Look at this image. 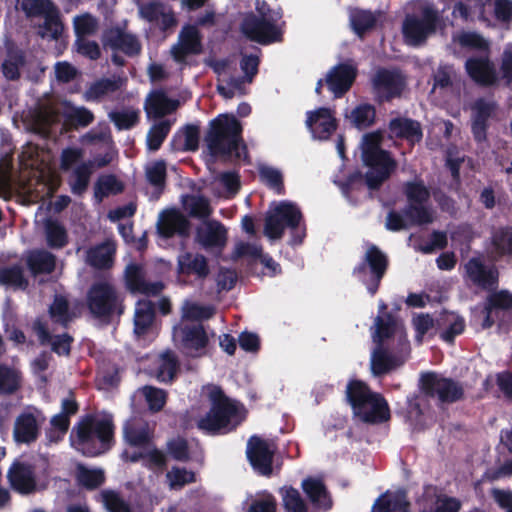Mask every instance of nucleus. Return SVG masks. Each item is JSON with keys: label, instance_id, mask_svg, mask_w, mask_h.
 I'll list each match as a JSON object with an SVG mask.
<instances>
[{"label": "nucleus", "instance_id": "473e14b6", "mask_svg": "<svg viewBox=\"0 0 512 512\" xmlns=\"http://www.w3.org/2000/svg\"><path fill=\"white\" fill-rule=\"evenodd\" d=\"M363 410L359 420L365 424H382L387 422L390 417V408L387 400L381 393H376Z\"/></svg>", "mask_w": 512, "mask_h": 512}, {"label": "nucleus", "instance_id": "e2e57ef3", "mask_svg": "<svg viewBox=\"0 0 512 512\" xmlns=\"http://www.w3.org/2000/svg\"><path fill=\"white\" fill-rule=\"evenodd\" d=\"M280 494L287 512H308V506L296 488L292 486L282 487Z\"/></svg>", "mask_w": 512, "mask_h": 512}, {"label": "nucleus", "instance_id": "37998d69", "mask_svg": "<svg viewBox=\"0 0 512 512\" xmlns=\"http://www.w3.org/2000/svg\"><path fill=\"white\" fill-rule=\"evenodd\" d=\"M349 19L353 31L361 39L377 24V17L372 11L359 8L351 11Z\"/></svg>", "mask_w": 512, "mask_h": 512}, {"label": "nucleus", "instance_id": "2eb2a0df", "mask_svg": "<svg viewBox=\"0 0 512 512\" xmlns=\"http://www.w3.org/2000/svg\"><path fill=\"white\" fill-rule=\"evenodd\" d=\"M101 43L104 49L119 51L128 57H136L142 50L138 37L119 26L106 28L102 32Z\"/></svg>", "mask_w": 512, "mask_h": 512}, {"label": "nucleus", "instance_id": "58836bf2", "mask_svg": "<svg viewBox=\"0 0 512 512\" xmlns=\"http://www.w3.org/2000/svg\"><path fill=\"white\" fill-rule=\"evenodd\" d=\"M409 507L405 491L385 492L373 505L375 512H404Z\"/></svg>", "mask_w": 512, "mask_h": 512}, {"label": "nucleus", "instance_id": "c03bdc74", "mask_svg": "<svg viewBox=\"0 0 512 512\" xmlns=\"http://www.w3.org/2000/svg\"><path fill=\"white\" fill-rule=\"evenodd\" d=\"M147 182L154 187L156 198L163 193L167 181V165L162 159L153 161L145 167Z\"/></svg>", "mask_w": 512, "mask_h": 512}, {"label": "nucleus", "instance_id": "69168bd1", "mask_svg": "<svg viewBox=\"0 0 512 512\" xmlns=\"http://www.w3.org/2000/svg\"><path fill=\"white\" fill-rule=\"evenodd\" d=\"M261 181L277 195L285 194V186L281 171L273 167H263L259 170Z\"/></svg>", "mask_w": 512, "mask_h": 512}, {"label": "nucleus", "instance_id": "49530a36", "mask_svg": "<svg viewBox=\"0 0 512 512\" xmlns=\"http://www.w3.org/2000/svg\"><path fill=\"white\" fill-rule=\"evenodd\" d=\"M122 86L121 78H101L93 82L85 91L88 101H98L109 93L118 91Z\"/></svg>", "mask_w": 512, "mask_h": 512}, {"label": "nucleus", "instance_id": "7ed1b4c3", "mask_svg": "<svg viewBox=\"0 0 512 512\" xmlns=\"http://www.w3.org/2000/svg\"><path fill=\"white\" fill-rule=\"evenodd\" d=\"M240 121L229 114H221L212 119L204 141L213 157L230 156L235 153L237 158L244 153L248 157L247 145L242 138Z\"/></svg>", "mask_w": 512, "mask_h": 512}, {"label": "nucleus", "instance_id": "2f4dec72", "mask_svg": "<svg viewBox=\"0 0 512 512\" xmlns=\"http://www.w3.org/2000/svg\"><path fill=\"white\" fill-rule=\"evenodd\" d=\"M403 364L384 345H376L371 354V372L375 377H382Z\"/></svg>", "mask_w": 512, "mask_h": 512}, {"label": "nucleus", "instance_id": "a211bd4d", "mask_svg": "<svg viewBox=\"0 0 512 512\" xmlns=\"http://www.w3.org/2000/svg\"><path fill=\"white\" fill-rule=\"evenodd\" d=\"M405 87L402 75L388 69H380L373 78V88L380 102L400 97Z\"/></svg>", "mask_w": 512, "mask_h": 512}, {"label": "nucleus", "instance_id": "bf43d9fd", "mask_svg": "<svg viewBox=\"0 0 512 512\" xmlns=\"http://www.w3.org/2000/svg\"><path fill=\"white\" fill-rule=\"evenodd\" d=\"M123 437L125 442L132 447L147 446L152 440V436L147 427H137L131 423L125 424Z\"/></svg>", "mask_w": 512, "mask_h": 512}, {"label": "nucleus", "instance_id": "4d7b16f0", "mask_svg": "<svg viewBox=\"0 0 512 512\" xmlns=\"http://www.w3.org/2000/svg\"><path fill=\"white\" fill-rule=\"evenodd\" d=\"M349 118L355 128L364 130L375 123L376 109L368 103L360 104L351 111Z\"/></svg>", "mask_w": 512, "mask_h": 512}, {"label": "nucleus", "instance_id": "5fc2aeb1", "mask_svg": "<svg viewBox=\"0 0 512 512\" xmlns=\"http://www.w3.org/2000/svg\"><path fill=\"white\" fill-rule=\"evenodd\" d=\"M49 315L55 324L67 328L73 320V314L70 311L68 300L61 295H56L49 306Z\"/></svg>", "mask_w": 512, "mask_h": 512}, {"label": "nucleus", "instance_id": "6ab92c4d", "mask_svg": "<svg viewBox=\"0 0 512 512\" xmlns=\"http://www.w3.org/2000/svg\"><path fill=\"white\" fill-rule=\"evenodd\" d=\"M464 67L469 78L479 86L489 87L498 82L495 64L488 55L469 57Z\"/></svg>", "mask_w": 512, "mask_h": 512}, {"label": "nucleus", "instance_id": "e433bc0d", "mask_svg": "<svg viewBox=\"0 0 512 512\" xmlns=\"http://www.w3.org/2000/svg\"><path fill=\"white\" fill-rule=\"evenodd\" d=\"M26 264L33 276L51 274L56 268V256L47 250H34L28 255Z\"/></svg>", "mask_w": 512, "mask_h": 512}, {"label": "nucleus", "instance_id": "b1692460", "mask_svg": "<svg viewBox=\"0 0 512 512\" xmlns=\"http://www.w3.org/2000/svg\"><path fill=\"white\" fill-rule=\"evenodd\" d=\"M377 392L371 390L369 385L359 379H351L346 385L345 398L351 406L353 417L359 419L369 401Z\"/></svg>", "mask_w": 512, "mask_h": 512}, {"label": "nucleus", "instance_id": "a19ab883", "mask_svg": "<svg viewBox=\"0 0 512 512\" xmlns=\"http://www.w3.org/2000/svg\"><path fill=\"white\" fill-rule=\"evenodd\" d=\"M492 252L498 258L512 256V226H500L490 237Z\"/></svg>", "mask_w": 512, "mask_h": 512}, {"label": "nucleus", "instance_id": "412c9836", "mask_svg": "<svg viewBox=\"0 0 512 512\" xmlns=\"http://www.w3.org/2000/svg\"><path fill=\"white\" fill-rule=\"evenodd\" d=\"M125 286L131 293L145 296H157L164 289L161 281H146L143 267L136 263H131L125 268Z\"/></svg>", "mask_w": 512, "mask_h": 512}, {"label": "nucleus", "instance_id": "09e8293b", "mask_svg": "<svg viewBox=\"0 0 512 512\" xmlns=\"http://www.w3.org/2000/svg\"><path fill=\"white\" fill-rule=\"evenodd\" d=\"M105 480V474L102 469H92L82 464L77 466L76 481L79 486L86 490L92 491L99 488L104 484Z\"/></svg>", "mask_w": 512, "mask_h": 512}, {"label": "nucleus", "instance_id": "774afa93", "mask_svg": "<svg viewBox=\"0 0 512 512\" xmlns=\"http://www.w3.org/2000/svg\"><path fill=\"white\" fill-rule=\"evenodd\" d=\"M109 118L119 131L130 130L138 124L139 112L136 110L112 111Z\"/></svg>", "mask_w": 512, "mask_h": 512}, {"label": "nucleus", "instance_id": "f03ea898", "mask_svg": "<svg viewBox=\"0 0 512 512\" xmlns=\"http://www.w3.org/2000/svg\"><path fill=\"white\" fill-rule=\"evenodd\" d=\"M381 136L378 133H368L363 137L362 161L369 168L365 173V184L371 191L381 188L397 167V162L391 153L380 146ZM363 175L357 171L347 177V184L352 185L362 180Z\"/></svg>", "mask_w": 512, "mask_h": 512}, {"label": "nucleus", "instance_id": "aec40b11", "mask_svg": "<svg viewBox=\"0 0 512 512\" xmlns=\"http://www.w3.org/2000/svg\"><path fill=\"white\" fill-rule=\"evenodd\" d=\"M246 453L255 471L264 476H270L272 474L274 452L270 449L265 440L257 436H252L248 440Z\"/></svg>", "mask_w": 512, "mask_h": 512}, {"label": "nucleus", "instance_id": "0eeeda50", "mask_svg": "<svg viewBox=\"0 0 512 512\" xmlns=\"http://www.w3.org/2000/svg\"><path fill=\"white\" fill-rule=\"evenodd\" d=\"M389 268V257L380 247L368 243L361 260L352 270V275L361 282L367 292L374 296Z\"/></svg>", "mask_w": 512, "mask_h": 512}, {"label": "nucleus", "instance_id": "393cba45", "mask_svg": "<svg viewBox=\"0 0 512 512\" xmlns=\"http://www.w3.org/2000/svg\"><path fill=\"white\" fill-rule=\"evenodd\" d=\"M306 124L313 135L320 140L329 139L338 126L332 111L326 107L307 112Z\"/></svg>", "mask_w": 512, "mask_h": 512}, {"label": "nucleus", "instance_id": "a878e982", "mask_svg": "<svg viewBox=\"0 0 512 512\" xmlns=\"http://www.w3.org/2000/svg\"><path fill=\"white\" fill-rule=\"evenodd\" d=\"M388 129L392 136L397 139L406 140L409 144L415 145L423 139V129L419 121L398 116L389 121Z\"/></svg>", "mask_w": 512, "mask_h": 512}, {"label": "nucleus", "instance_id": "8fccbe9b", "mask_svg": "<svg viewBox=\"0 0 512 512\" xmlns=\"http://www.w3.org/2000/svg\"><path fill=\"white\" fill-rule=\"evenodd\" d=\"M45 238L47 246L51 249H62L69 242L64 225L53 219H49L45 223Z\"/></svg>", "mask_w": 512, "mask_h": 512}, {"label": "nucleus", "instance_id": "13d9d810", "mask_svg": "<svg viewBox=\"0 0 512 512\" xmlns=\"http://www.w3.org/2000/svg\"><path fill=\"white\" fill-rule=\"evenodd\" d=\"M123 191V184L113 174L100 176L94 185V197L102 201L110 194H119Z\"/></svg>", "mask_w": 512, "mask_h": 512}, {"label": "nucleus", "instance_id": "bb28decb", "mask_svg": "<svg viewBox=\"0 0 512 512\" xmlns=\"http://www.w3.org/2000/svg\"><path fill=\"white\" fill-rule=\"evenodd\" d=\"M177 273L179 277L193 275L198 280H204L210 274L208 260L200 253L185 252L178 256Z\"/></svg>", "mask_w": 512, "mask_h": 512}, {"label": "nucleus", "instance_id": "20e7f679", "mask_svg": "<svg viewBox=\"0 0 512 512\" xmlns=\"http://www.w3.org/2000/svg\"><path fill=\"white\" fill-rule=\"evenodd\" d=\"M208 398L211 407L205 416L197 421V428L209 435L230 433L243 422L244 415L239 407L231 401L221 387L212 386Z\"/></svg>", "mask_w": 512, "mask_h": 512}, {"label": "nucleus", "instance_id": "f704fd0d", "mask_svg": "<svg viewBox=\"0 0 512 512\" xmlns=\"http://www.w3.org/2000/svg\"><path fill=\"white\" fill-rule=\"evenodd\" d=\"M115 252V244L111 241H104L87 250L86 262L96 269H108L113 265Z\"/></svg>", "mask_w": 512, "mask_h": 512}, {"label": "nucleus", "instance_id": "dca6fc26", "mask_svg": "<svg viewBox=\"0 0 512 512\" xmlns=\"http://www.w3.org/2000/svg\"><path fill=\"white\" fill-rule=\"evenodd\" d=\"M465 277L483 290H493L499 284V271L494 265H486L482 258L472 257L464 265Z\"/></svg>", "mask_w": 512, "mask_h": 512}, {"label": "nucleus", "instance_id": "338daca9", "mask_svg": "<svg viewBox=\"0 0 512 512\" xmlns=\"http://www.w3.org/2000/svg\"><path fill=\"white\" fill-rule=\"evenodd\" d=\"M142 393L150 411L159 412L164 408L167 401V393L163 389L146 385L142 388Z\"/></svg>", "mask_w": 512, "mask_h": 512}, {"label": "nucleus", "instance_id": "864d4df0", "mask_svg": "<svg viewBox=\"0 0 512 512\" xmlns=\"http://www.w3.org/2000/svg\"><path fill=\"white\" fill-rule=\"evenodd\" d=\"M26 57L22 50H9L7 57L2 63V73L9 81H16L20 78V69L24 67Z\"/></svg>", "mask_w": 512, "mask_h": 512}, {"label": "nucleus", "instance_id": "4be33fe9", "mask_svg": "<svg viewBox=\"0 0 512 512\" xmlns=\"http://www.w3.org/2000/svg\"><path fill=\"white\" fill-rule=\"evenodd\" d=\"M357 77V69L347 63L335 65L328 72L325 82L336 98L343 97L352 87Z\"/></svg>", "mask_w": 512, "mask_h": 512}, {"label": "nucleus", "instance_id": "f3484780", "mask_svg": "<svg viewBox=\"0 0 512 512\" xmlns=\"http://www.w3.org/2000/svg\"><path fill=\"white\" fill-rule=\"evenodd\" d=\"M498 109L494 100H487L483 97L477 98L471 106V132L475 142L484 143L487 141V132L490 127L489 120Z\"/></svg>", "mask_w": 512, "mask_h": 512}, {"label": "nucleus", "instance_id": "c9c22d12", "mask_svg": "<svg viewBox=\"0 0 512 512\" xmlns=\"http://www.w3.org/2000/svg\"><path fill=\"white\" fill-rule=\"evenodd\" d=\"M93 171L92 160L81 162L72 169L67 182L73 195L82 196L87 191Z\"/></svg>", "mask_w": 512, "mask_h": 512}, {"label": "nucleus", "instance_id": "4468645a", "mask_svg": "<svg viewBox=\"0 0 512 512\" xmlns=\"http://www.w3.org/2000/svg\"><path fill=\"white\" fill-rule=\"evenodd\" d=\"M182 351L190 357H201L209 344L208 334L202 323H184L175 329Z\"/></svg>", "mask_w": 512, "mask_h": 512}, {"label": "nucleus", "instance_id": "cd10ccee", "mask_svg": "<svg viewBox=\"0 0 512 512\" xmlns=\"http://www.w3.org/2000/svg\"><path fill=\"white\" fill-rule=\"evenodd\" d=\"M189 228L187 218L174 209L163 212L157 223L158 233L164 238H171L175 234L187 236Z\"/></svg>", "mask_w": 512, "mask_h": 512}, {"label": "nucleus", "instance_id": "39448f33", "mask_svg": "<svg viewBox=\"0 0 512 512\" xmlns=\"http://www.w3.org/2000/svg\"><path fill=\"white\" fill-rule=\"evenodd\" d=\"M303 214L299 207L289 201H281L276 207L267 214L265 218L264 234L272 239H281L285 229L289 228L292 246H299L306 237V227L301 226Z\"/></svg>", "mask_w": 512, "mask_h": 512}, {"label": "nucleus", "instance_id": "5701e85b", "mask_svg": "<svg viewBox=\"0 0 512 512\" xmlns=\"http://www.w3.org/2000/svg\"><path fill=\"white\" fill-rule=\"evenodd\" d=\"M201 38L198 29L193 25H186L179 34V42L171 49L173 59L182 63L187 56L201 52Z\"/></svg>", "mask_w": 512, "mask_h": 512}, {"label": "nucleus", "instance_id": "6e6d98bb", "mask_svg": "<svg viewBox=\"0 0 512 512\" xmlns=\"http://www.w3.org/2000/svg\"><path fill=\"white\" fill-rule=\"evenodd\" d=\"M95 117L88 108L72 107L64 114V124L71 130H77L89 126Z\"/></svg>", "mask_w": 512, "mask_h": 512}, {"label": "nucleus", "instance_id": "4c0bfd02", "mask_svg": "<svg viewBox=\"0 0 512 512\" xmlns=\"http://www.w3.org/2000/svg\"><path fill=\"white\" fill-rule=\"evenodd\" d=\"M156 305L150 300H139L134 314V333L145 335L155 319Z\"/></svg>", "mask_w": 512, "mask_h": 512}, {"label": "nucleus", "instance_id": "c85d7f7f", "mask_svg": "<svg viewBox=\"0 0 512 512\" xmlns=\"http://www.w3.org/2000/svg\"><path fill=\"white\" fill-rule=\"evenodd\" d=\"M465 320L462 316L443 310L436 318V329L439 337L446 343L453 344L455 338L465 330Z\"/></svg>", "mask_w": 512, "mask_h": 512}, {"label": "nucleus", "instance_id": "ddd939ff", "mask_svg": "<svg viewBox=\"0 0 512 512\" xmlns=\"http://www.w3.org/2000/svg\"><path fill=\"white\" fill-rule=\"evenodd\" d=\"M10 487L21 495H29L37 490L36 466L24 456L16 458L7 472Z\"/></svg>", "mask_w": 512, "mask_h": 512}, {"label": "nucleus", "instance_id": "9b49d317", "mask_svg": "<svg viewBox=\"0 0 512 512\" xmlns=\"http://www.w3.org/2000/svg\"><path fill=\"white\" fill-rule=\"evenodd\" d=\"M243 35L261 45H269L282 40V32L277 25L265 15L250 13L244 17L240 26Z\"/></svg>", "mask_w": 512, "mask_h": 512}, {"label": "nucleus", "instance_id": "6e6552de", "mask_svg": "<svg viewBox=\"0 0 512 512\" xmlns=\"http://www.w3.org/2000/svg\"><path fill=\"white\" fill-rule=\"evenodd\" d=\"M402 192L406 197L407 205L403 214L411 224L418 226L430 224L434 217L432 210L426 205L430 199V190L420 178L407 181L402 185Z\"/></svg>", "mask_w": 512, "mask_h": 512}, {"label": "nucleus", "instance_id": "ea45409f", "mask_svg": "<svg viewBox=\"0 0 512 512\" xmlns=\"http://www.w3.org/2000/svg\"><path fill=\"white\" fill-rule=\"evenodd\" d=\"M397 328V320L392 313L377 315L374 326L371 328L372 340L376 345H384L387 339L394 336Z\"/></svg>", "mask_w": 512, "mask_h": 512}, {"label": "nucleus", "instance_id": "052dcab7", "mask_svg": "<svg viewBox=\"0 0 512 512\" xmlns=\"http://www.w3.org/2000/svg\"><path fill=\"white\" fill-rule=\"evenodd\" d=\"M100 497L108 512H133L131 504L117 491L104 489L100 492Z\"/></svg>", "mask_w": 512, "mask_h": 512}, {"label": "nucleus", "instance_id": "3c124183", "mask_svg": "<svg viewBox=\"0 0 512 512\" xmlns=\"http://www.w3.org/2000/svg\"><path fill=\"white\" fill-rule=\"evenodd\" d=\"M0 285L25 290L29 281L24 275L23 267L20 264H13L0 267Z\"/></svg>", "mask_w": 512, "mask_h": 512}, {"label": "nucleus", "instance_id": "a18cd8bd", "mask_svg": "<svg viewBox=\"0 0 512 512\" xmlns=\"http://www.w3.org/2000/svg\"><path fill=\"white\" fill-rule=\"evenodd\" d=\"M200 130L197 125L187 124L183 128V134H175L171 140L174 150L196 151L199 147Z\"/></svg>", "mask_w": 512, "mask_h": 512}, {"label": "nucleus", "instance_id": "0e129e2a", "mask_svg": "<svg viewBox=\"0 0 512 512\" xmlns=\"http://www.w3.org/2000/svg\"><path fill=\"white\" fill-rule=\"evenodd\" d=\"M20 6L27 18H42L57 7L52 0H22Z\"/></svg>", "mask_w": 512, "mask_h": 512}, {"label": "nucleus", "instance_id": "de8ad7c7", "mask_svg": "<svg viewBox=\"0 0 512 512\" xmlns=\"http://www.w3.org/2000/svg\"><path fill=\"white\" fill-rule=\"evenodd\" d=\"M180 363L175 352L167 350L162 353L157 369V379L163 383H172L179 371Z\"/></svg>", "mask_w": 512, "mask_h": 512}, {"label": "nucleus", "instance_id": "7c9ffc66", "mask_svg": "<svg viewBox=\"0 0 512 512\" xmlns=\"http://www.w3.org/2000/svg\"><path fill=\"white\" fill-rule=\"evenodd\" d=\"M179 101L171 99L163 90L152 91L146 99L144 109L149 117L163 118L177 110Z\"/></svg>", "mask_w": 512, "mask_h": 512}, {"label": "nucleus", "instance_id": "c756f323", "mask_svg": "<svg viewBox=\"0 0 512 512\" xmlns=\"http://www.w3.org/2000/svg\"><path fill=\"white\" fill-rule=\"evenodd\" d=\"M196 240L204 248H223L227 242V229L216 220L209 221L196 230Z\"/></svg>", "mask_w": 512, "mask_h": 512}, {"label": "nucleus", "instance_id": "603ef678", "mask_svg": "<svg viewBox=\"0 0 512 512\" xmlns=\"http://www.w3.org/2000/svg\"><path fill=\"white\" fill-rule=\"evenodd\" d=\"M172 122L168 119L155 122L148 130L146 136V146L150 151H157L161 148L165 139L169 135Z\"/></svg>", "mask_w": 512, "mask_h": 512}, {"label": "nucleus", "instance_id": "423d86ee", "mask_svg": "<svg viewBox=\"0 0 512 512\" xmlns=\"http://www.w3.org/2000/svg\"><path fill=\"white\" fill-rule=\"evenodd\" d=\"M87 306L92 316L104 324L119 319L124 311V297L107 281L94 282L87 292Z\"/></svg>", "mask_w": 512, "mask_h": 512}, {"label": "nucleus", "instance_id": "72a5a7b5", "mask_svg": "<svg viewBox=\"0 0 512 512\" xmlns=\"http://www.w3.org/2000/svg\"><path fill=\"white\" fill-rule=\"evenodd\" d=\"M301 487L315 508H332V500L322 480L307 477L302 481Z\"/></svg>", "mask_w": 512, "mask_h": 512}, {"label": "nucleus", "instance_id": "f257e3e1", "mask_svg": "<svg viewBox=\"0 0 512 512\" xmlns=\"http://www.w3.org/2000/svg\"><path fill=\"white\" fill-rule=\"evenodd\" d=\"M115 428L111 414L102 417L92 413L85 414L72 428V446L86 457L105 454L115 445Z\"/></svg>", "mask_w": 512, "mask_h": 512}, {"label": "nucleus", "instance_id": "f8f14e48", "mask_svg": "<svg viewBox=\"0 0 512 512\" xmlns=\"http://www.w3.org/2000/svg\"><path fill=\"white\" fill-rule=\"evenodd\" d=\"M46 418L43 412L33 406L26 407L16 418L13 425V439L17 444L35 443L41 434V426Z\"/></svg>", "mask_w": 512, "mask_h": 512}, {"label": "nucleus", "instance_id": "79ce46f5", "mask_svg": "<svg viewBox=\"0 0 512 512\" xmlns=\"http://www.w3.org/2000/svg\"><path fill=\"white\" fill-rule=\"evenodd\" d=\"M182 205L192 218L206 219L213 212L209 199L204 195L186 194L182 196Z\"/></svg>", "mask_w": 512, "mask_h": 512}, {"label": "nucleus", "instance_id": "1a4fd4ad", "mask_svg": "<svg viewBox=\"0 0 512 512\" xmlns=\"http://www.w3.org/2000/svg\"><path fill=\"white\" fill-rule=\"evenodd\" d=\"M419 388L424 396L437 399L441 404L456 403L465 395L464 387L459 381L434 371L421 373Z\"/></svg>", "mask_w": 512, "mask_h": 512}, {"label": "nucleus", "instance_id": "9d476101", "mask_svg": "<svg viewBox=\"0 0 512 512\" xmlns=\"http://www.w3.org/2000/svg\"><path fill=\"white\" fill-rule=\"evenodd\" d=\"M441 21L440 12L433 5L427 4L421 8L420 17L406 16L402 26L403 36L409 45H421L436 33Z\"/></svg>", "mask_w": 512, "mask_h": 512}, {"label": "nucleus", "instance_id": "680f3d73", "mask_svg": "<svg viewBox=\"0 0 512 512\" xmlns=\"http://www.w3.org/2000/svg\"><path fill=\"white\" fill-rule=\"evenodd\" d=\"M20 387V374L6 365H0V395H12L16 393Z\"/></svg>", "mask_w": 512, "mask_h": 512}]
</instances>
